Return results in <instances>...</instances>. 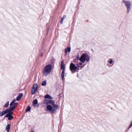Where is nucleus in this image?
Here are the masks:
<instances>
[{
	"mask_svg": "<svg viewBox=\"0 0 132 132\" xmlns=\"http://www.w3.org/2000/svg\"><path fill=\"white\" fill-rule=\"evenodd\" d=\"M90 57L89 55L86 53H83L79 59V60L80 62L78 64H77V66L75 65V71H77L79 69V68L81 67L79 66L82 65V64L86 61L89 62L90 61Z\"/></svg>",
	"mask_w": 132,
	"mask_h": 132,
	"instance_id": "obj_1",
	"label": "nucleus"
},
{
	"mask_svg": "<svg viewBox=\"0 0 132 132\" xmlns=\"http://www.w3.org/2000/svg\"><path fill=\"white\" fill-rule=\"evenodd\" d=\"M54 109H53L52 106L50 105H48L46 107L47 110L46 111H49L51 113H53L56 112V110L55 109H59L60 107L59 105L57 104H55V102L54 104L52 105Z\"/></svg>",
	"mask_w": 132,
	"mask_h": 132,
	"instance_id": "obj_2",
	"label": "nucleus"
},
{
	"mask_svg": "<svg viewBox=\"0 0 132 132\" xmlns=\"http://www.w3.org/2000/svg\"><path fill=\"white\" fill-rule=\"evenodd\" d=\"M52 69V66L51 64L46 65L43 70V75L44 76H47L51 72Z\"/></svg>",
	"mask_w": 132,
	"mask_h": 132,
	"instance_id": "obj_3",
	"label": "nucleus"
},
{
	"mask_svg": "<svg viewBox=\"0 0 132 132\" xmlns=\"http://www.w3.org/2000/svg\"><path fill=\"white\" fill-rule=\"evenodd\" d=\"M123 2L127 9V12L129 13L131 10V2L129 1H124Z\"/></svg>",
	"mask_w": 132,
	"mask_h": 132,
	"instance_id": "obj_4",
	"label": "nucleus"
},
{
	"mask_svg": "<svg viewBox=\"0 0 132 132\" xmlns=\"http://www.w3.org/2000/svg\"><path fill=\"white\" fill-rule=\"evenodd\" d=\"M38 86L37 84H35L33 85L31 90L32 94H34L36 92L38 89Z\"/></svg>",
	"mask_w": 132,
	"mask_h": 132,
	"instance_id": "obj_5",
	"label": "nucleus"
},
{
	"mask_svg": "<svg viewBox=\"0 0 132 132\" xmlns=\"http://www.w3.org/2000/svg\"><path fill=\"white\" fill-rule=\"evenodd\" d=\"M70 69L72 73L74 72V64L73 63H71L70 66Z\"/></svg>",
	"mask_w": 132,
	"mask_h": 132,
	"instance_id": "obj_6",
	"label": "nucleus"
},
{
	"mask_svg": "<svg viewBox=\"0 0 132 132\" xmlns=\"http://www.w3.org/2000/svg\"><path fill=\"white\" fill-rule=\"evenodd\" d=\"M18 104V103H14L13 104H12L11 106L10 105L9 107L10 110H13Z\"/></svg>",
	"mask_w": 132,
	"mask_h": 132,
	"instance_id": "obj_7",
	"label": "nucleus"
},
{
	"mask_svg": "<svg viewBox=\"0 0 132 132\" xmlns=\"http://www.w3.org/2000/svg\"><path fill=\"white\" fill-rule=\"evenodd\" d=\"M45 102L47 104H51L52 105L54 104V102L52 100H46L45 101Z\"/></svg>",
	"mask_w": 132,
	"mask_h": 132,
	"instance_id": "obj_8",
	"label": "nucleus"
},
{
	"mask_svg": "<svg viewBox=\"0 0 132 132\" xmlns=\"http://www.w3.org/2000/svg\"><path fill=\"white\" fill-rule=\"evenodd\" d=\"M23 96V94L22 93H21L16 97V100L17 101H19L20 100Z\"/></svg>",
	"mask_w": 132,
	"mask_h": 132,
	"instance_id": "obj_9",
	"label": "nucleus"
},
{
	"mask_svg": "<svg viewBox=\"0 0 132 132\" xmlns=\"http://www.w3.org/2000/svg\"><path fill=\"white\" fill-rule=\"evenodd\" d=\"M6 110H8V111H7V113H8L9 116H11V115L13 114V113L11 111L13 110H10V108L9 109H7Z\"/></svg>",
	"mask_w": 132,
	"mask_h": 132,
	"instance_id": "obj_10",
	"label": "nucleus"
},
{
	"mask_svg": "<svg viewBox=\"0 0 132 132\" xmlns=\"http://www.w3.org/2000/svg\"><path fill=\"white\" fill-rule=\"evenodd\" d=\"M108 62L110 64H112V66L113 64V60L112 59H109L108 61Z\"/></svg>",
	"mask_w": 132,
	"mask_h": 132,
	"instance_id": "obj_11",
	"label": "nucleus"
},
{
	"mask_svg": "<svg viewBox=\"0 0 132 132\" xmlns=\"http://www.w3.org/2000/svg\"><path fill=\"white\" fill-rule=\"evenodd\" d=\"M45 98L49 99H53L52 97L51 96L48 94L45 96Z\"/></svg>",
	"mask_w": 132,
	"mask_h": 132,
	"instance_id": "obj_12",
	"label": "nucleus"
},
{
	"mask_svg": "<svg viewBox=\"0 0 132 132\" xmlns=\"http://www.w3.org/2000/svg\"><path fill=\"white\" fill-rule=\"evenodd\" d=\"M71 49L70 47H68L66 48L65 50V54H66L67 52H70V51Z\"/></svg>",
	"mask_w": 132,
	"mask_h": 132,
	"instance_id": "obj_13",
	"label": "nucleus"
},
{
	"mask_svg": "<svg viewBox=\"0 0 132 132\" xmlns=\"http://www.w3.org/2000/svg\"><path fill=\"white\" fill-rule=\"evenodd\" d=\"M10 124H8L5 128V129L7 132H9L10 129Z\"/></svg>",
	"mask_w": 132,
	"mask_h": 132,
	"instance_id": "obj_14",
	"label": "nucleus"
},
{
	"mask_svg": "<svg viewBox=\"0 0 132 132\" xmlns=\"http://www.w3.org/2000/svg\"><path fill=\"white\" fill-rule=\"evenodd\" d=\"M64 70L62 71L61 73V78L62 80H63L64 76Z\"/></svg>",
	"mask_w": 132,
	"mask_h": 132,
	"instance_id": "obj_15",
	"label": "nucleus"
},
{
	"mask_svg": "<svg viewBox=\"0 0 132 132\" xmlns=\"http://www.w3.org/2000/svg\"><path fill=\"white\" fill-rule=\"evenodd\" d=\"M38 103V101L36 99L33 102V106H34V105L37 104Z\"/></svg>",
	"mask_w": 132,
	"mask_h": 132,
	"instance_id": "obj_16",
	"label": "nucleus"
},
{
	"mask_svg": "<svg viewBox=\"0 0 132 132\" xmlns=\"http://www.w3.org/2000/svg\"><path fill=\"white\" fill-rule=\"evenodd\" d=\"M9 105V101H7L5 104L4 106L3 107H4L7 108L8 106Z\"/></svg>",
	"mask_w": 132,
	"mask_h": 132,
	"instance_id": "obj_17",
	"label": "nucleus"
},
{
	"mask_svg": "<svg viewBox=\"0 0 132 132\" xmlns=\"http://www.w3.org/2000/svg\"><path fill=\"white\" fill-rule=\"evenodd\" d=\"M66 17V16L64 15L63 16L62 18L61 19V20L60 21V23H61L62 24L63 23V20L64 18H65Z\"/></svg>",
	"mask_w": 132,
	"mask_h": 132,
	"instance_id": "obj_18",
	"label": "nucleus"
},
{
	"mask_svg": "<svg viewBox=\"0 0 132 132\" xmlns=\"http://www.w3.org/2000/svg\"><path fill=\"white\" fill-rule=\"evenodd\" d=\"M46 80H45L44 81H43L42 84V85L43 86H44L46 85Z\"/></svg>",
	"mask_w": 132,
	"mask_h": 132,
	"instance_id": "obj_19",
	"label": "nucleus"
},
{
	"mask_svg": "<svg viewBox=\"0 0 132 132\" xmlns=\"http://www.w3.org/2000/svg\"><path fill=\"white\" fill-rule=\"evenodd\" d=\"M16 100L15 99H14L10 103V105L11 106L12 104H13L14 102H15Z\"/></svg>",
	"mask_w": 132,
	"mask_h": 132,
	"instance_id": "obj_20",
	"label": "nucleus"
},
{
	"mask_svg": "<svg viewBox=\"0 0 132 132\" xmlns=\"http://www.w3.org/2000/svg\"><path fill=\"white\" fill-rule=\"evenodd\" d=\"M31 108L30 106H28L26 109V112H27L28 111H29L31 110Z\"/></svg>",
	"mask_w": 132,
	"mask_h": 132,
	"instance_id": "obj_21",
	"label": "nucleus"
},
{
	"mask_svg": "<svg viewBox=\"0 0 132 132\" xmlns=\"http://www.w3.org/2000/svg\"><path fill=\"white\" fill-rule=\"evenodd\" d=\"M61 70H62V71L64 70L65 71V67L64 65H61Z\"/></svg>",
	"mask_w": 132,
	"mask_h": 132,
	"instance_id": "obj_22",
	"label": "nucleus"
},
{
	"mask_svg": "<svg viewBox=\"0 0 132 132\" xmlns=\"http://www.w3.org/2000/svg\"><path fill=\"white\" fill-rule=\"evenodd\" d=\"M13 117L12 116H10L8 118V120H10L13 118Z\"/></svg>",
	"mask_w": 132,
	"mask_h": 132,
	"instance_id": "obj_23",
	"label": "nucleus"
},
{
	"mask_svg": "<svg viewBox=\"0 0 132 132\" xmlns=\"http://www.w3.org/2000/svg\"><path fill=\"white\" fill-rule=\"evenodd\" d=\"M79 56V55H78L76 56V60H79V59L80 58Z\"/></svg>",
	"mask_w": 132,
	"mask_h": 132,
	"instance_id": "obj_24",
	"label": "nucleus"
},
{
	"mask_svg": "<svg viewBox=\"0 0 132 132\" xmlns=\"http://www.w3.org/2000/svg\"><path fill=\"white\" fill-rule=\"evenodd\" d=\"M64 65V64L63 61H62L61 62V65Z\"/></svg>",
	"mask_w": 132,
	"mask_h": 132,
	"instance_id": "obj_25",
	"label": "nucleus"
},
{
	"mask_svg": "<svg viewBox=\"0 0 132 132\" xmlns=\"http://www.w3.org/2000/svg\"><path fill=\"white\" fill-rule=\"evenodd\" d=\"M9 114H8V113H7V114H6L5 116V117H9Z\"/></svg>",
	"mask_w": 132,
	"mask_h": 132,
	"instance_id": "obj_26",
	"label": "nucleus"
},
{
	"mask_svg": "<svg viewBox=\"0 0 132 132\" xmlns=\"http://www.w3.org/2000/svg\"><path fill=\"white\" fill-rule=\"evenodd\" d=\"M132 126V121L131 122V124L129 127V128H130Z\"/></svg>",
	"mask_w": 132,
	"mask_h": 132,
	"instance_id": "obj_27",
	"label": "nucleus"
},
{
	"mask_svg": "<svg viewBox=\"0 0 132 132\" xmlns=\"http://www.w3.org/2000/svg\"><path fill=\"white\" fill-rule=\"evenodd\" d=\"M43 53H42L41 54V57H42V56H43Z\"/></svg>",
	"mask_w": 132,
	"mask_h": 132,
	"instance_id": "obj_28",
	"label": "nucleus"
},
{
	"mask_svg": "<svg viewBox=\"0 0 132 132\" xmlns=\"http://www.w3.org/2000/svg\"><path fill=\"white\" fill-rule=\"evenodd\" d=\"M31 132H34V131H31Z\"/></svg>",
	"mask_w": 132,
	"mask_h": 132,
	"instance_id": "obj_29",
	"label": "nucleus"
}]
</instances>
